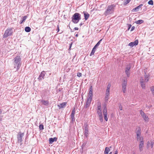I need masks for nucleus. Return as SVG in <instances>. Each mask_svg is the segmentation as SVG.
Here are the masks:
<instances>
[{
	"label": "nucleus",
	"instance_id": "f257e3e1",
	"mask_svg": "<svg viewBox=\"0 0 154 154\" xmlns=\"http://www.w3.org/2000/svg\"><path fill=\"white\" fill-rule=\"evenodd\" d=\"M21 59L20 56H17L15 57L13 60H14V68H16V71H18L19 69L20 66L21 65Z\"/></svg>",
	"mask_w": 154,
	"mask_h": 154
},
{
	"label": "nucleus",
	"instance_id": "f03ea898",
	"mask_svg": "<svg viewBox=\"0 0 154 154\" xmlns=\"http://www.w3.org/2000/svg\"><path fill=\"white\" fill-rule=\"evenodd\" d=\"M115 6L116 5L114 4L109 5L104 12V14L105 16H107L113 13L114 11Z\"/></svg>",
	"mask_w": 154,
	"mask_h": 154
},
{
	"label": "nucleus",
	"instance_id": "7ed1b4c3",
	"mask_svg": "<svg viewBox=\"0 0 154 154\" xmlns=\"http://www.w3.org/2000/svg\"><path fill=\"white\" fill-rule=\"evenodd\" d=\"M72 21L74 23H77L81 19V14L78 13H75L72 17Z\"/></svg>",
	"mask_w": 154,
	"mask_h": 154
},
{
	"label": "nucleus",
	"instance_id": "20e7f679",
	"mask_svg": "<svg viewBox=\"0 0 154 154\" xmlns=\"http://www.w3.org/2000/svg\"><path fill=\"white\" fill-rule=\"evenodd\" d=\"M12 30V28H8L5 32L4 34L3 35V37L7 38L9 36L12 35L13 33Z\"/></svg>",
	"mask_w": 154,
	"mask_h": 154
},
{
	"label": "nucleus",
	"instance_id": "39448f33",
	"mask_svg": "<svg viewBox=\"0 0 154 154\" xmlns=\"http://www.w3.org/2000/svg\"><path fill=\"white\" fill-rule=\"evenodd\" d=\"M24 135V133H21L20 132H19L17 135V142L18 143H20L21 145L22 144V141L23 140L22 137Z\"/></svg>",
	"mask_w": 154,
	"mask_h": 154
},
{
	"label": "nucleus",
	"instance_id": "423d86ee",
	"mask_svg": "<svg viewBox=\"0 0 154 154\" xmlns=\"http://www.w3.org/2000/svg\"><path fill=\"white\" fill-rule=\"evenodd\" d=\"M103 113L104 116V119L106 121H108V118L107 117V111L106 105H104L103 109Z\"/></svg>",
	"mask_w": 154,
	"mask_h": 154
},
{
	"label": "nucleus",
	"instance_id": "0eeeda50",
	"mask_svg": "<svg viewBox=\"0 0 154 154\" xmlns=\"http://www.w3.org/2000/svg\"><path fill=\"white\" fill-rule=\"evenodd\" d=\"M140 113L145 121L147 122H148L149 121V118L148 116L141 110H140Z\"/></svg>",
	"mask_w": 154,
	"mask_h": 154
},
{
	"label": "nucleus",
	"instance_id": "6e6552de",
	"mask_svg": "<svg viewBox=\"0 0 154 154\" xmlns=\"http://www.w3.org/2000/svg\"><path fill=\"white\" fill-rule=\"evenodd\" d=\"M131 69V65L130 64H128L127 65L125 68V72L128 77L130 76V69Z\"/></svg>",
	"mask_w": 154,
	"mask_h": 154
},
{
	"label": "nucleus",
	"instance_id": "1a4fd4ad",
	"mask_svg": "<svg viewBox=\"0 0 154 154\" xmlns=\"http://www.w3.org/2000/svg\"><path fill=\"white\" fill-rule=\"evenodd\" d=\"M84 127H85L84 131V135L87 137L88 135V125L87 124H84Z\"/></svg>",
	"mask_w": 154,
	"mask_h": 154
},
{
	"label": "nucleus",
	"instance_id": "9d476101",
	"mask_svg": "<svg viewBox=\"0 0 154 154\" xmlns=\"http://www.w3.org/2000/svg\"><path fill=\"white\" fill-rule=\"evenodd\" d=\"M126 85L127 82L124 80L122 84V90L124 93H125L126 92Z\"/></svg>",
	"mask_w": 154,
	"mask_h": 154
},
{
	"label": "nucleus",
	"instance_id": "9b49d317",
	"mask_svg": "<svg viewBox=\"0 0 154 154\" xmlns=\"http://www.w3.org/2000/svg\"><path fill=\"white\" fill-rule=\"evenodd\" d=\"M97 113L99 116V119L101 122L103 121V117L102 115L101 110H97Z\"/></svg>",
	"mask_w": 154,
	"mask_h": 154
},
{
	"label": "nucleus",
	"instance_id": "f8f14e48",
	"mask_svg": "<svg viewBox=\"0 0 154 154\" xmlns=\"http://www.w3.org/2000/svg\"><path fill=\"white\" fill-rule=\"evenodd\" d=\"M91 100H92L87 99V101L86 102V104L84 105V108H88L90 106Z\"/></svg>",
	"mask_w": 154,
	"mask_h": 154
},
{
	"label": "nucleus",
	"instance_id": "ddd939ff",
	"mask_svg": "<svg viewBox=\"0 0 154 154\" xmlns=\"http://www.w3.org/2000/svg\"><path fill=\"white\" fill-rule=\"evenodd\" d=\"M138 40H136L134 42H131L129 43L128 45L130 46L131 47H133L134 45L136 46L138 44Z\"/></svg>",
	"mask_w": 154,
	"mask_h": 154
},
{
	"label": "nucleus",
	"instance_id": "4468645a",
	"mask_svg": "<svg viewBox=\"0 0 154 154\" xmlns=\"http://www.w3.org/2000/svg\"><path fill=\"white\" fill-rule=\"evenodd\" d=\"M46 74L45 72L43 71L39 75L38 78L39 80H41L42 79H44V77L45 76Z\"/></svg>",
	"mask_w": 154,
	"mask_h": 154
},
{
	"label": "nucleus",
	"instance_id": "2eb2a0df",
	"mask_svg": "<svg viewBox=\"0 0 154 154\" xmlns=\"http://www.w3.org/2000/svg\"><path fill=\"white\" fill-rule=\"evenodd\" d=\"M143 6V5L142 4H141L140 5L138 6H137L135 8L131 10V11L132 12H134L135 11H138L139 10L140 8L142 6Z\"/></svg>",
	"mask_w": 154,
	"mask_h": 154
},
{
	"label": "nucleus",
	"instance_id": "dca6fc26",
	"mask_svg": "<svg viewBox=\"0 0 154 154\" xmlns=\"http://www.w3.org/2000/svg\"><path fill=\"white\" fill-rule=\"evenodd\" d=\"M154 142L152 140H150V141H148L147 142V146L148 147L150 146L151 147V148H152L153 146Z\"/></svg>",
	"mask_w": 154,
	"mask_h": 154
},
{
	"label": "nucleus",
	"instance_id": "f3484780",
	"mask_svg": "<svg viewBox=\"0 0 154 154\" xmlns=\"http://www.w3.org/2000/svg\"><path fill=\"white\" fill-rule=\"evenodd\" d=\"M57 138L56 137H55L54 138H50L49 140V144H51L54 141H56L57 140Z\"/></svg>",
	"mask_w": 154,
	"mask_h": 154
},
{
	"label": "nucleus",
	"instance_id": "a211bd4d",
	"mask_svg": "<svg viewBox=\"0 0 154 154\" xmlns=\"http://www.w3.org/2000/svg\"><path fill=\"white\" fill-rule=\"evenodd\" d=\"M66 102H63L60 103V105H58L57 106L60 109L64 108L66 106Z\"/></svg>",
	"mask_w": 154,
	"mask_h": 154
},
{
	"label": "nucleus",
	"instance_id": "6ab92c4d",
	"mask_svg": "<svg viewBox=\"0 0 154 154\" xmlns=\"http://www.w3.org/2000/svg\"><path fill=\"white\" fill-rule=\"evenodd\" d=\"M141 129L140 127L137 128L136 130V133L137 136H138L141 135Z\"/></svg>",
	"mask_w": 154,
	"mask_h": 154
},
{
	"label": "nucleus",
	"instance_id": "aec40b11",
	"mask_svg": "<svg viewBox=\"0 0 154 154\" xmlns=\"http://www.w3.org/2000/svg\"><path fill=\"white\" fill-rule=\"evenodd\" d=\"M41 103L45 106H48L49 105V101L48 100H41Z\"/></svg>",
	"mask_w": 154,
	"mask_h": 154
},
{
	"label": "nucleus",
	"instance_id": "412c9836",
	"mask_svg": "<svg viewBox=\"0 0 154 154\" xmlns=\"http://www.w3.org/2000/svg\"><path fill=\"white\" fill-rule=\"evenodd\" d=\"M145 76V82H147L149 80V75H147L146 74V73L144 75Z\"/></svg>",
	"mask_w": 154,
	"mask_h": 154
},
{
	"label": "nucleus",
	"instance_id": "4be33fe9",
	"mask_svg": "<svg viewBox=\"0 0 154 154\" xmlns=\"http://www.w3.org/2000/svg\"><path fill=\"white\" fill-rule=\"evenodd\" d=\"M85 17V20H87L89 17V14L87 13H85L84 12H83Z\"/></svg>",
	"mask_w": 154,
	"mask_h": 154
},
{
	"label": "nucleus",
	"instance_id": "5701e85b",
	"mask_svg": "<svg viewBox=\"0 0 154 154\" xmlns=\"http://www.w3.org/2000/svg\"><path fill=\"white\" fill-rule=\"evenodd\" d=\"M110 151V149L109 148L106 147L105 148L104 151V154H108L109 152Z\"/></svg>",
	"mask_w": 154,
	"mask_h": 154
},
{
	"label": "nucleus",
	"instance_id": "b1692460",
	"mask_svg": "<svg viewBox=\"0 0 154 154\" xmlns=\"http://www.w3.org/2000/svg\"><path fill=\"white\" fill-rule=\"evenodd\" d=\"M27 18V16H24L22 18V20H21V21H20V24H21L23 22H24Z\"/></svg>",
	"mask_w": 154,
	"mask_h": 154
},
{
	"label": "nucleus",
	"instance_id": "393cba45",
	"mask_svg": "<svg viewBox=\"0 0 154 154\" xmlns=\"http://www.w3.org/2000/svg\"><path fill=\"white\" fill-rule=\"evenodd\" d=\"M31 30L29 26H26L25 28V30L26 32H29Z\"/></svg>",
	"mask_w": 154,
	"mask_h": 154
},
{
	"label": "nucleus",
	"instance_id": "a878e982",
	"mask_svg": "<svg viewBox=\"0 0 154 154\" xmlns=\"http://www.w3.org/2000/svg\"><path fill=\"white\" fill-rule=\"evenodd\" d=\"M93 93H89L88 98L91 100L92 99Z\"/></svg>",
	"mask_w": 154,
	"mask_h": 154
},
{
	"label": "nucleus",
	"instance_id": "bb28decb",
	"mask_svg": "<svg viewBox=\"0 0 154 154\" xmlns=\"http://www.w3.org/2000/svg\"><path fill=\"white\" fill-rule=\"evenodd\" d=\"M144 21L143 20H139L135 22V23L137 24H141Z\"/></svg>",
	"mask_w": 154,
	"mask_h": 154
},
{
	"label": "nucleus",
	"instance_id": "cd10ccee",
	"mask_svg": "<svg viewBox=\"0 0 154 154\" xmlns=\"http://www.w3.org/2000/svg\"><path fill=\"white\" fill-rule=\"evenodd\" d=\"M75 108H74L72 111L70 116H75Z\"/></svg>",
	"mask_w": 154,
	"mask_h": 154
},
{
	"label": "nucleus",
	"instance_id": "c85d7f7f",
	"mask_svg": "<svg viewBox=\"0 0 154 154\" xmlns=\"http://www.w3.org/2000/svg\"><path fill=\"white\" fill-rule=\"evenodd\" d=\"M75 116H71V122L73 123V122L75 121Z\"/></svg>",
	"mask_w": 154,
	"mask_h": 154
},
{
	"label": "nucleus",
	"instance_id": "c756f323",
	"mask_svg": "<svg viewBox=\"0 0 154 154\" xmlns=\"http://www.w3.org/2000/svg\"><path fill=\"white\" fill-rule=\"evenodd\" d=\"M109 95H108L107 94H106L105 100L106 102L108 101V97H109Z\"/></svg>",
	"mask_w": 154,
	"mask_h": 154
},
{
	"label": "nucleus",
	"instance_id": "7c9ffc66",
	"mask_svg": "<svg viewBox=\"0 0 154 154\" xmlns=\"http://www.w3.org/2000/svg\"><path fill=\"white\" fill-rule=\"evenodd\" d=\"M131 0H126L125 2L123 3V5H126Z\"/></svg>",
	"mask_w": 154,
	"mask_h": 154
},
{
	"label": "nucleus",
	"instance_id": "2f4dec72",
	"mask_svg": "<svg viewBox=\"0 0 154 154\" xmlns=\"http://www.w3.org/2000/svg\"><path fill=\"white\" fill-rule=\"evenodd\" d=\"M144 145V141L143 140L140 141V144L139 146H143Z\"/></svg>",
	"mask_w": 154,
	"mask_h": 154
},
{
	"label": "nucleus",
	"instance_id": "473e14b6",
	"mask_svg": "<svg viewBox=\"0 0 154 154\" xmlns=\"http://www.w3.org/2000/svg\"><path fill=\"white\" fill-rule=\"evenodd\" d=\"M137 140H138L139 139L140 140H143V138L142 137L140 136V135H139L138 136H137Z\"/></svg>",
	"mask_w": 154,
	"mask_h": 154
},
{
	"label": "nucleus",
	"instance_id": "72a5a7b5",
	"mask_svg": "<svg viewBox=\"0 0 154 154\" xmlns=\"http://www.w3.org/2000/svg\"><path fill=\"white\" fill-rule=\"evenodd\" d=\"M150 89L152 94L154 96V86L151 87Z\"/></svg>",
	"mask_w": 154,
	"mask_h": 154
},
{
	"label": "nucleus",
	"instance_id": "f704fd0d",
	"mask_svg": "<svg viewBox=\"0 0 154 154\" xmlns=\"http://www.w3.org/2000/svg\"><path fill=\"white\" fill-rule=\"evenodd\" d=\"M148 4L149 5H153V2L152 0H149L148 3Z\"/></svg>",
	"mask_w": 154,
	"mask_h": 154
},
{
	"label": "nucleus",
	"instance_id": "c9c22d12",
	"mask_svg": "<svg viewBox=\"0 0 154 154\" xmlns=\"http://www.w3.org/2000/svg\"><path fill=\"white\" fill-rule=\"evenodd\" d=\"M140 83H145L146 82L145 81V79L144 80L143 78H141L140 79Z\"/></svg>",
	"mask_w": 154,
	"mask_h": 154
},
{
	"label": "nucleus",
	"instance_id": "e433bc0d",
	"mask_svg": "<svg viewBox=\"0 0 154 154\" xmlns=\"http://www.w3.org/2000/svg\"><path fill=\"white\" fill-rule=\"evenodd\" d=\"M140 84H141V87H142V88L143 89H145V83H140Z\"/></svg>",
	"mask_w": 154,
	"mask_h": 154
},
{
	"label": "nucleus",
	"instance_id": "4c0bfd02",
	"mask_svg": "<svg viewBox=\"0 0 154 154\" xmlns=\"http://www.w3.org/2000/svg\"><path fill=\"white\" fill-rule=\"evenodd\" d=\"M39 128L40 130H42L44 128V126L40 124L39 126Z\"/></svg>",
	"mask_w": 154,
	"mask_h": 154
},
{
	"label": "nucleus",
	"instance_id": "58836bf2",
	"mask_svg": "<svg viewBox=\"0 0 154 154\" xmlns=\"http://www.w3.org/2000/svg\"><path fill=\"white\" fill-rule=\"evenodd\" d=\"M97 110H101V106L100 105L97 106Z\"/></svg>",
	"mask_w": 154,
	"mask_h": 154
},
{
	"label": "nucleus",
	"instance_id": "ea45409f",
	"mask_svg": "<svg viewBox=\"0 0 154 154\" xmlns=\"http://www.w3.org/2000/svg\"><path fill=\"white\" fill-rule=\"evenodd\" d=\"M95 51L94 50L92 49L91 53L90 54V56H91L92 55H94Z\"/></svg>",
	"mask_w": 154,
	"mask_h": 154
},
{
	"label": "nucleus",
	"instance_id": "a19ab883",
	"mask_svg": "<svg viewBox=\"0 0 154 154\" xmlns=\"http://www.w3.org/2000/svg\"><path fill=\"white\" fill-rule=\"evenodd\" d=\"M109 88H107L106 90V94H107L108 95H109Z\"/></svg>",
	"mask_w": 154,
	"mask_h": 154
},
{
	"label": "nucleus",
	"instance_id": "79ce46f5",
	"mask_svg": "<svg viewBox=\"0 0 154 154\" xmlns=\"http://www.w3.org/2000/svg\"><path fill=\"white\" fill-rule=\"evenodd\" d=\"M93 89H92V87L91 86L89 88V93H93Z\"/></svg>",
	"mask_w": 154,
	"mask_h": 154
},
{
	"label": "nucleus",
	"instance_id": "37998d69",
	"mask_svg": "<svg viewBox=\"0 0 154 154\" xmlns=\"http://www.w3.org/2000/svg\"><path fill=\"white\" fill-rule=\"evenodd\" d=\"M143 147L142 146H139V150L140 152H141L143 150Z\"/></svg>",
	"mask_w": 154,
	"mask_h": 154
},
{
	"label": "nucleus",
	"instance_id": "c03bdc74",
	"mask_svg": "<svg viewBox=\"0 0 154 154\" xmlns=\"http://www.w3.org/2000/svg\"><path fill=\"white\" fill-rule=\"evenodd\" d=\"M102 39H100V41H99V42L97 43V44H96L97 45H98V46L99 45L100 42H101V41Z\"/></svg>",
	"mask_w": 154,
	"mask_h": 154
},
{
	"label": "nucleus",
	"instance_id": "a18cd8bd",
	"mask_svg": "<svg viewBox=\"0 0 154 154\" xmlns=\"http://www.w3.org/2000/svg\"><path fill=\"white\" fill-rule=\"evenodd\" d=\"M119 109H120V110H122V105H121V104H120L119 105Z\"/></svg>",
	"mask_w": 154,
	"mask_h": 154
},
{
	"label": "nucleus",
	"instance_id": "49530a36",
	"mask_svg": "<svg viewBox=\"0 0 154 154\" xmlns=\"http://www.w3.org/2000/svg\"><path fill=\"white\" fill-rule=\"evenodd\" d=\"M82 75V74L81 73L79 72L77 74V76L79 77H80Z\"/></svg>",
	"mask_w": 154,
	"mask_h": 154
},
{
	"label": "nucleus",
	"instance_id": "de8ad7c7",
	"mask_svg": "<svg viewBox=\"0 0 154 154\" xmlns=\"http://www.w3.org/2000/svg\"><path fill=\"white\" fill-rule=\"evenodd\" d=\"M128 30H129V29L131 27V25L130 24H128Z\"/></svg>",
	"mask_w": 154,
	"mask_h": 154
},
{
	"label": "nucleus",
	"instance_id": "09e8293b",
	"mask_svg": "<svg viewBox=\"0 0 154 154\" xmlns=\"http://www.w3.org/2000/svg\"><path fill=\"white\" fill-rule=\"evenodd\" d=\"M134 29H135V27L134 26H133L131 27V31H133V30H134Z\"/></svg>",
	"mask_w": 154,
	"mask_h": 154
},
{
	"label": "nucleus",
	"instance_id": "8fccbe9b",
	"mask_svg": "<svg viewBox=\"0 0 154 154\" xmlns=\"http://www.w3.org/2000/svg\"><path fill=\"white\" fill-rule=\"evenodd\" d=\"M57 32H58L60 30L59 25H57Z\"/></svg>",
	"mask_w": 154,
	"mask_h": 154
},
{
	"label": "nucleus",
	"instance_id": "3c124183",
	"mask_svg": "<svg viewBox=\"0 0 154 154\" xmlns=\"http://www.w3.org/2000/svg\"><path fill=\"white\" fill-rule=\"evenodd\" d=\"M98 45H97V44H96L95 46H94V48H96L98 47Z\"/></svg>",
	"mask_w": 154,
	"mask_h": 154
},
{
	"label": "nucleus",
	"instance_id": "603ef678",
	"mask_svg": "<svg viewBox=\"0 0 154 154\" xmlns=\"http://www.w3.org/2000/svg\"><path fill=\"white\" fill-rule=\"evenodd\" d=\"M110 85L109 84L108 86H107V88H109V89H110Z\"/></svg>",
	"mask_w": 154,
	"mask_h": 154
},
{
	"label": "nucleus",
	"instance_id": "864d4df0",
	"mask_svg": "<svg viewBox=\"0 0 154 154\" xmlns=\"http://www.w3.org/2000/svg\"><path fill=\"white\" fill-rule=\"evenodd\" d=\"M74 29L75 30H78L79 29V28L78 27H75L74 28Z\"/></svg>",
	"mask_w": 154,
	"mask_h": 154
},
{
	"label": "nucleus",
	"instance_id": "5fc2aeb1",
	"mask_svg": "<svg viewBox=\"0 0 154 154\" xmlns=\"http://www.w3.org/2000/svg\"><path fill=\"white\" fill-rule=\"evenodd\" d=\"M72 43L71 44H70V45H69V49L70 50V48H71V46H72Z\"/></svg>",
	"mask_w": 154,
	"mask_h": 154
},
{
	"label": "nucleus",
	"instance_id": "6e6d98bb",
	"mask_svg": "<svg viewBox=\"0 0 154 154\" xmlns=\"http://www.w3.org/2000/svg\"><path fill=\"white\" fill-rule=\"evenodd\" d=\"M118 151L117 150H116L115 151V153L114 154H118Z\"/></svg>",
	"mask_w": 154,
	"mask_h": 154
},
{
	"label": "nucleus",
	"instance_id": "4d7b16f0",
	"mask_svg": "<svg viewBox=\"0 0 154 154\" xmlns=\"http://www.w3.org/2000/svg\"><path fill=\"white\" fill-rule=\"evenodd\" d=\"M83 24V23H81L80 24V26H82Z\"/></svg>",
	"mask_w": 154,
	"mask_h": 154
},
{
	"label": "nucleus",
	"instance_id": "13d9d810",
	"mask_svg": "<svg viewBox=\"0 0 154 154\" xmlns=\"http://www.w3.org/2000/svg\"><path fill=\"white\" fill-rule=\"evenodd\" d=\"M2 120V118L1 117H0V121H1Z\"/></svg>",
	"mask_w": 154,
	"mask_h": 154
},
{
	"label": "nucleus",
	"instance_id": "bf43d9fd",
	"mask_svg": "<svg viewBox=\"0 0 154 154\" xmlns=\"http://www.w3.org/2000/svg\"><path fill=\"white\" fill-rule=\"evenodd\" d=\"M96 48H93V50H94L95 51H96Z\"/></svg>",
	"mask_w": 154,
	"mask_h": 154
},
{
	"label": "nucleus",
	"instance_id": "052dcab7",
	"mask_svg": "<svg viewBox=\"0 0 154 154\" xmlns=\"http://www.w3.org/2000/svg\"><path fill=\"white\" fill-rule=\"evenodd\" d=\"M75 36L76 37H78V34H76V35H75Z\"/></svg>",
	"mask_w": 154,
	"mask_h": 154
},
{
	"label": "nucleus",
	"instance_id": "680f3d73",
	"mask_svg": "<svg viewBox=\"0 0 154 154\" xmlns=\"http://www.w3.org/2000/svg\"><path fill=\"white\" fill-rule=\"evenodd\" d=\"M112 152H110L109 153V154H112Z\"/></svg>",
	"mask_w": 154,
	"mask_h": 154
},
{
	"label": "nucleus",
	"instance_id": "e2e57ef3",
	"mask_svg": "<svg viewBox=\"0 0 154 154\" xmlns=\"http://www.w3.org/2000/svg\"><path fill=\"white\" fill-rule=\"evenodd\" d=\"M0 117H1L2 118L3 117V116H0Z\"/></svg>",
	"mask_w": 154,
	"mask_h": 154
},
{
	"label": "nucleus",
	"instance_id": "0e129e2a",
	"mask_svg": "<svg viewBox=\"0 0 154 154\" xmlns=\"http://www.w3.org/2000/svg\"><path fill=\"white\" fill-rule=\"evenodd\" d=\"M133 154H135V152H134L133 153Z\"/></svg>",
	"mask_w": 154,
	"mask_h": 154
}]
</instances>
